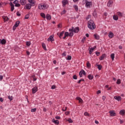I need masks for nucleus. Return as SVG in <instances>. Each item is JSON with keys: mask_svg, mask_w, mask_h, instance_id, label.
Returning <instances> with one entry per match:
<instances>
[{"mask_svg": "<svg viewBox=\"0 0 125 125\" xmlns=\"http://www.w3.org/2000/svg\"><path fill=\"white\" fill-rule=\"evenodd\" d=\"M2 18L5 21H8V20H9L8 17H7V16H3Z\"/></svg>", "mask_w": 125, "mask_h": 125, "instance_id": "c85d7f7f", "label": "nucleus"}, {"mask_svg": "<svg viewBox=\"0 0 125 125\" xmlns=\"http://www.w3.org/2000/svg\"><path fill=\"white\" fill-rule=\"evenodd\" d=\"M25 7L26 9H31V7H32V5L30 4H27L25 5Z\"/></svg>", "mask_w": 125, "mask_h": 125, "instance_id": "f3484780", "label": "nucleus"}, {"mask_svg": "<svg viewBox=\"0 0 125 125\" xmlns=\"http://www.w3.org/2000/svg\"><path fill=\"white\" fill-rule=\"evenodd\" d=\"M84 116H86L87 117H89V116H90L89 115V114H88V113H87V112H85L84 113Z\"/></svg>", "mask_w": 125, "mask_h": 125, "instance_id": "ea45409f", "label": "nucleus"}, {"mask_svg": "<svg viewBox=\"0 0 125 125\" xmlns=\"http://www.w3.org/2000/svg\"><path fill=\"white\" fill-rule=\"evenodd\" d=\"M88 78L89 80H92V79H93V76L92 75H89L88 76Z\"/></svg>", "mask_w": 125, "mask_h": 125, "instance_id": "2f4dec72", "label": "nucleus"}, {"mask_svg": "<svg viewBox=\"0 0 125 125\" xmlns=\"http://www.w3.org/2000/svg\"><path fill=\"white\" fill-rule=\"evenodd\" d=\"M73 78L74 80H77L78 79V77H77V75H74L73 76Z\"/></svg>", "mask_w": 125, "mask_h": 125, "instance_id": "09e8293b", "label": "nucleus"}, {"mask_svg": "<svg viewBox=\"0 0 125 125\" xmlns=\"http://www.w3.org/2000/svg\"><path fill=\"white\" fill-rule=\"evenodd\" d=\"M62 4L63 7H65L66 4H68V0H63L62 1Z\"/></svg>", "mask_w": 125, "mask_h": 125, "instance_id": "6e6552de", "label": "nucleus"}, {"mask_svg": "<svg viewBox=\"0 0 125 125\" xmlns=\"http://www.w3.org/2000/svg\"><path fill=\"white\" fill-rule=\"evenodd\" d=\"M48 42H54V39L53 38V36H50L49 38L47 39Z\"/></svg>", "mask_w": 125, "mask_h": 125, "instance_id": "9d476101", "label": "nucleus"}, {"mask_svg": "<svg viewBox=\"0 0 125 125\" xmlns=\"http://www.w3.org/2000/svg\"><path fill=\"white\" fill-rule=\"evenodd\" d=\"M66 11L65 10H63L61 13V15H63V14H65L66 13Z\"/></svg>", "mask_w": 125, "mask_h": 125, "instance_id": "58836bf2", "label": "nucleus"}, {"mask_svg": "<svg viewBox=\"0 0 125 125\" xmlns=\"http://www.w3.org/2000/svg\"><path fill=\"white\" fill-rule=\"evenodd\" d=\"M110 57L112 60V61H114V59H115V54L113 53L110 55Z\"/></svg>", "mask_w": 125, "mask_h": 125, "instance_id": "bb28decb", "label": "nucleus"}, {"mask_svg": "<svg viewBox=\"0 0 125 125\" xmlns=\"http://www.w3.org/2000/svg\"><path fill=\"white\" fill-rule=\"evenodd\" d=\"M29 17H30V16L29 15V14H27L25 16V19H29Z\"/></svg>", "mask_w": 125, "mask_h": 125, "instance_id": "8fccbe9b", "label": "nucleus"}, {"mask_svg": "<svg viewBox=\"0 0 125 125\" xmlns=\"http://www.w3.org/2000/svg\"><path fill=\"white\" fill-rule=\"evenodd\" d=\"M117 16H118L119 17H120V18H121L124 16V13H123L121 12H118L117 13Z\"/></svg>", "mask_w": 125, "mask_h": 125, "instance_id": "ddd939ff", "label": "nucleus"}, {"mask_svg": "<svg viewBox=\"0 0 125 125\" xmlns=\"http://www.w3.org/2000/svg\"><path fill=\"white\" fill-rule=\"evenodd\" d=\"M73 7L75 9V11H76V12L79 11V7H78V5H74Z\"/></svg>", "mask_w": 125, "mask_h": 125, "instance_id": "5701e85b", "label": "nucleus"}, {"mask_svg": "<svg viewBox=\"0 0 125 125\" xmlns=\"http://www.w3.org/2000/svg\"><path fill=\"white\" fill-rule=\"evenodd\" d=\"M63 35H64V31H62V32L60 33L59 35L60 38H61V37L63 36Z\"/></svg>", "mask_w": 125, "mask_h": 125, "instance_id": "4c0bfd02", "label": "nucleus"}, {"mask_svg": "<svg viewBox=\"0 0 125 125\" xmlns=\"http://www.w3.org/2000/svg\"><path fill=\"white\" fill-rule=\"evenodd\" d=\"M105 56H106L105 54H103L102 56L100 57V60H103V59L105 58Z\"/></svg>", "mask_w": 125, "mask_h": 125, "instance_id": "cd10ccee", "label": "nucleus"}, {"mask_svg": "<svg viewBox=\"0 0 125 125\" xmlns=\"http://www.w3.org/2000/svg\"><path fill=\"white\" fill-rule=\"evenodd\" d=\"M28 1L30 3V4L31 6H34L35 4H36V1L34 0H28Z\"/></svg>", "mask_w": 125, "mask_h": 125, "instance_id": "39448f33", "label": "nucleus"}, {"mask_svg": "<svg viewBox=\"0 0 125 125\" xmlns=\"http://www.w3.org/2000/svg\"><path fill=\"white\" fill-rule=\"evenodd\" d=\"M86 66L88 67V68H90L91 64L89 63V62H86Z\"/></svg>", "mask_w": 125, "mask_h": 125, "instance_id": "473e14b6", "label": "nucleus"}, {"mask_svg": "<svg viewBox=\"0 0 125 125\" xmlns=\"http://www.w3.org/2000/svg\"><path fill=\"white\" fill-rule=\"evenodd\" d=\"M17 15L18 16H21V14L20 13H19V12H17Z\"/></svg>", "mask_w": 125, "mask_h": 125, "instance_id": "0e129e2a", "label": "nucleus"}, {"mask_svg": "<svg viewBox=\"0 0 125 125\" xmlns=\"http://www.w3.org/2000/svg\"><path fill=\"white\" fill-rule=\"evenodd\" d=\"M26 45L27 46H30V45H31V42H26Z\"/></svg>", "mask_w": 125, "mask_h": 125, "instance_id": "79ce46f5", "label": "nucleus"}, {"mask_svg": "<svg viewBox=\"0 0 125 125\" xmlns=\"http://www.w3.org/2000/svg\"><path fill=\"white\" fill-rule=\"evenodd\" d=\"M36 111H37V108H32L31 110L32 112H36Z\"/></svg>", "mask_w": 125, "mask_h": 125, "instance_id": "37998d69", "label": "nucleus"}, {"mask_svg": "<svg viewBox=\"0 0 125 125\" xmlns=\"http://www.w3.org/2000/svg\"><path fill=\"white\" fill-rule=\"evenodd\" d=\"M98 67V69H99V70H101V69H102V65H100V64H98L97 65Z\"/></svg>", "mask_w": 125, "mask_h": 125, "instance_id": "e433bc0d", "label": "nucleus"}, {"mask_svg": "<svg viewBox=\"0 0 125 125\" xmlns=\"http://www.w3.org/2000/svg\"><path fill=\"white\" fill-rule=\"evenodd\" d=\"M107 15H108V13L106 12L104 13V16H107Z\"/></svg>", "mask_w": 125, "mask_h": 125, "instance_id": "69168bd1", "label": "nucleus"}, {"mask_svg": "<svg viewBox=\"0 0 125 125\" xmlns=\"http://www.w3.org/2000/svg\"><path fill=\"white\" fill-rule=\"evenodd\" d=\"M85 39H86V37H83V38L82 39V42H85Z\"/></svg>", "mask_w": 125, "mask_h": 125, "instance_id": "de8ad7c7", "label": "nucleus"}, {"mask_svg": "<svg viewBox=\"0 0 125 125\" xmlns=\"http://www.w3.org/2000/svg\"><path fill=\"white\" fill-rule=\"evenodd\" d=\"M15 6H16L17 7H20V4H19V3L15 4Z\"/></svg>", "mask_w": 125, "mask_h": 125, "instance_id": "3c124183", "label": "nucleus"}, {"mask_svg": "<svg viewBox=\"0 0 125 125\" xmlns=\"http://www.w3.org/2000/svg\"><path fill=\"white\" fill-rule=\"evenodd\" d=\"M94 37L95 39H96V40H99V35H98V34H94Z\"/></svg>", "mask_w": 125, "mask_h": 125, "instance_id": "a878e982", "label": "nucleus"}, {"mask_svg": "<svg viewBox=\"0 0 125 125\" xmlns=\"http://www.w3.org/2000/svg\"><path fill=\"white\" fill-rule=\"evenodd\" d=\"M65 115H69V114H70V112L69 111H66L65 113Z\"/></svg>", "mask_w": 125, "mask_h": 125, "instance_id": "338daca9", "label": "nucleus"}, {"mask_svg": "<svg viewBox=\"0 0 125 125\" xmlns=\"http://www.w3.org/2000/svg\"><path fill=\"white\" fill-rule=\"evenodd\" d=\"M69 32H73V33H79V31H80V29L79 27H75V28L74 27H72L71 28L69 29Z\"/></svg>", "mask_w": 125, "mask_h": 125, "instance_id": "20e7f679", "label": "nucleus"}, {"mask_svg": "<svg viewBox=\"0 0 125 125\" xmlns=\"http://www.w3.org/2000/svg\"><path fill=\"white\" fill-rule=\"evenodd\" d=\"M88 27L91 30H94V28H96V26L94 22H93V21L90 20L88 22Z\"/></svg>", "mask_w": 125, "mask_h": 125, "instance_id": "f257e3e1", "label": "nucleus"}, {"mask_svg": "<svg viewBox=\"0 0 125 125\" xmlns=\"http://www.w3.org/2000/svg\"><path fill=\"white\" fill-rule=\"evenodd\" d=\"M113 18L114 20H115L116 21L119 20V17H118V15H113Z\"/></svg>", "mask_w": 125, "mask_h": 125, "instance_id": "4be33fe9", "label": "nucleus"}, {"mask_svg": "<svg viewBox=\"0 0 125 125\" xmlns=\"http://www.w3.org/2000/svg\"><path fill=\"white\" fill-rule=\"evenodd\" d=\"M19 24H20V21H16L14 26L17 27H18V26H19Z\"/></svg>", "mask_w": 125, "mask_h": 125, "instance_id": "c756f323", "label": "nucleus"}, {"mask_svg": "<svg viewBox=\"0 0 125 125\" xmlns=\"http://www.w3.org/2000/svg\"><path fill=\"white\" fill-rule=\"evenodd\" d=\"M119 114L121 115V116H125V109H122L120 110Z\"/></svg>", "mask_w": 125, "mask_h": 125, "instance_id": "2eb2a0df", "label": "nucleus"}, {"mask_svg": "<svg viewBox=\"0 0 125 125\" xmlns=\"http://www.w3.org/2000/svg\"><path fill=\"white\" fill-rule=\"evenodd\" d=\"M20 3L21 5H25L26 4V0H21Z\"/></svg>", "mask_w": 125, "mask_h": 125, "instance_id": "a211bd4d", "label": "nucleus"}, {"mask_svg": "<svg viewBox=\"0 0 125 125\" xmlns=\"http://www.w3.org/2000/svg\"><path fill=\"white\" fill-rule=\"evenodd\" d=\"M14 3L15 4H16L18 3V0H15V1H14Z\"/></svg>", "mask_w": 125, "mask_h": 125, "instance_id": "052dcab7", "label": "nucleus"}, {"mask_svg": "<svg viewBox=\"0 0 125 125\" xmlns=\"http://www.w3.org/2000/svg\"><path fill=\"white\" fill-rule=\"evenodd\" d=\"M38 91V87L35 86L32 88V93L35 94Z\"/></svg>", "mask_w": 125, "mask_h": 125, "instance_id": "9b49d317", "label": "nucleus"}, {"mask_svg": "<svg viewBox=\"0 0 125 125\" xmlns=\"http://www.w3.org/2000/svg\"><path fill=\"white\" fill-rule=\"evenodd\" d=\"M112 4H113V0H110L107 3V6L111 7V6H112Z\"/></svg>", "mask_w": 125, "mask_h": 125, "instance_id": "dca6fc26", "label": "nucleus"}, {"mask_svg": "<svg viewBox=\"0 0 125 125\" xmlns=\"http://www.w3.org/2000/svg\"><path fill=\"white\" fill-rule=\"evenodd\" d=\"M2 79H3V76L2 75H0V81H2Z\"/></svg>", "mask_w": 125, "mask_h": 125, "instance_id": "6e6d98bb", "label": "nucleus"}, {"mask_svg": "<svg viewBox=\"0 0 125 125\" xmlns=\"http://www.w3.org/2000/svg\"><path fill=\"white\" fill-rule=\"evenodd\" d=\"M32 78H33V81L34 82H36V81H37V78H36V76H35V75H32Z\"/></svg>", "mask_w": 125, "mask_h": 125, "instance_id": "c9c22d12", "label": "nucleus"}, {"mask_svg": "<svg viewBox=\"0 0 125 125\" xmlns=\"http://www.w3.org/2000/svg\"><path fill=\"white\" fill-rule=\"evenodd\" d=\"M8 99H9V100H10V101H11V100H12V96H9L8 97Z\"/></svg>", "mask_w": 125, "mask_h": 125, "instance_id": "603ef678", "label": "nucleus"}, {"mask_svg": "<svg viewBox=\"0 0 125 125\" xmlns=\"http://www.w3.org/2000/svg\"><path fill=\"white\" fill-rule=\"evenodd\" d=\"M10 4L11 7V11H13V10H14V5L13 4V3H11V2L10 3Z\"/></svg>", "mask_w": 125, "mask_h": 125, "instance_id": "412c9836", "label": "nucleus"}, {"mask_svg": "<svg viewBox=\"0 0 125 125\" xmlns=\"http://www.w3.org/2000/svg\"><path fill=\"white\" fill-rule=\"evenodd\" d=\"M83 75H85V72L84 70H82L80 71L79 73V76L80 78H82V77H83Z\"/></svg>", "mask_w": 125, "mask_h": 125, "instance_id": "f8f14e48", "label": "nucleus"}, {"mask_svg": "<svg viewBox=\"0 0 125 125\" xmlns=\"http://www.w3.org/2000/svg\"><path fill=\"white\" fill-rule=\"evenodd\" d=\"M105 99H106V97L103 96L102 97V100H103V101H105Z\"/></svg>", "mask_w": 125, "mask_h": 125, "instance_id": "4d7b16f0", "label": "nucleus"}, {"mask_svg": "<svg viewBox=\"0 0 125 125\" xmlns=\"http://www.w3.org/2000/svg\"><path fill=\"white\" fill-rule=\"evenodd\" d=\"M72 59V56H68L67 58L66 59L67 60H71Z\"/></svg>", "mask_w": 125, "mask_h": 125, "instance_id": "a19ab883", "label": "nucleus"}, {"mask_svg": "<svg viewBox=\"0 0 125 125\" xmlns=\"http://www.w3.org/2000/svg\"><path fill=\"white\" fill-rule=\"evenodd\" d=\"M117 84H120L121 83V80L120 79H118L117 80Z\"/></svg>", "mask_w": 125, "mask_h": 125, "instance_id": "49530a36", "label": "nucleus"}, {"mask_svg": "<svg viewBox=\"0 0 125 125\" xmlns=\"http://www.w3.org/2000/svg\"><path fill=\"white\" fill-rule=\"evenodd\" d=\"M95 48H96V46H95L93 48H91L89 49V54H90V55L92 54V52L93 51V50H94V49H95Z\"/></svg>", "mask_w": 125, "mask_h": 125, "instance_id": "1a4fd4ad", "label": "nucleus"}, {"mask_svg": "<svg viewBox=\"0 0 125 125\" xmlns=\"http://www.w3.org/2000/svg\"><path fill=\"white\" fill-rule=\"evenodd\" d=\"M108 37L110 39H112L114 37V33H113L112 32H110L108 34Z\"/></svg>", "mask_w": 125, "mask_h": 125, "instance_id": "6ab92c4d", "label": "nucleus"}, {"mask_svg": "<svg viewBox=\"0 0 125 125\" xmlns=\"http://www.w3.org/2000/svg\"><path fill=\"white\" fill-rule=\"evenodd\" d=\"M66 52H63V53H62V55L64 57L66 56Z\"/></svg>", "mask_w": 125, "mask_h": 125, "instance_id": "bf43d9fd", "label": "nucleus"}, {"mask_svg": "<svg viewBox=\"0 0 125 125\" xmlns=\"http://www.w3.org/2000/svg\"><path fill=\"white\" fill-rule=\"evenodd\" d=\"M67 121H68V122H69V123H73V120H72V119H71V118L68 119V120Z\"/></svg>", "mask_w": 125, "mask_h": 125, "instance_id": "864d4df0", "label": "nucleus"}, {"mask_svg": "<svg viewBox=\"0 0 125 125\" xmlns=\"http://www.w3.org/2000/svg\"><path fill=\"white\" fill-rule=\"evenodd\" d=\"M0 101L1 102H3V99L2 98H0Z\"/></svg>", "mask_w": 125, "mask_h": 125, "instance_id": "774afa93", "label": "nucleus"}, {"mask_svg": "<svg viewBox=\"0 0 125 125\" xmlns=\"http://www.w3.org/2000/svg\"><path fill=\"white\" fill-rule=\"evenodd\" d=\"M55 119H56L57 120H60V117L56 116Z\"/></svg>", "mask_w": 125, "mask_h": 125, "instance_id": "680f3d73", "label": "nucleus"}, {"mask_svg": "<svg viewBox=\"0 0 125 125\" xmlns=\"http://www.w3.org/2000/svg\"><path fill=\"white\" fill-rule=\"evenodd\" d=\"M55 88H56L55 85H53L51 87L52 89H55Z\"/></svg>", "mask_w": 125, "mask_h": 125, "instance_id": "e2e57ef3", "label": "nucleus"}, {"mask_svg": "<svg viewBox=\"0 0 125 125\" xmlns=\"http://www.w3.org/2000/svg\"><path fill=\"white\" fill-rule=\"evenodd\" d=\"M5 43H6V41L5 40V39L1 40V44H5Z\"/></svg>", "mask_w": 125, "mask_h": 125, "instance_id": "393cba45", "label": "nucleus"}, {"mask_svg": "<svg viewBox=\"0 0 125 125\" xmlns=\"http://www.w3.org/2000/svg\"><path fill=\"white\" fill-rule=\"evenodd\" d=\"M77 100H78L79 102V103H80L81 104H83V99H82V98H81V97H77L76 98Z\"/></svg>", "mask_w": 125, "mask_h": 125, "instance_id": "4468645a", "label": "nucleus"}, {"mask_svg": "<svg viewBox=\"0 0 125 125\" xmlns=\"http://www.w3.org/2000/svg\"><path fill=\"white\" fill-rule=\"evenodd\" d=\"M62 110V111L65 112V111H66L67 110V107H65L64 108L63 107Z\"/></svg>", "mask_w": 125, "mask_h": 125, "instance_id": "13d9d810", "label": "nucleus"}, {"mask_svg": "<svg viewBox=\"0 0 125 125\" xmlns=\"http://www.w3.org/2000/svg\"><path fill=\"white\" fill-rule=\"evenodd\" d=\"M74 32H71L69 33V34H68V36H69V37H70L71 38H72V37H73V36H74Z\"/></svg>", "mask_w": 125, "mask_h": 125, "instance_id": "f704fd0d", "label": "nucleus"}, {"mask_svg": "<svg viewBox=\"0 0 125 125\" xmlns=\"http://www.w3.org/2000/svg\"><path fill=\"white\" fill-rule=\"evenodd\" d=\"M109 113L112 117H115V116H116V112H115V110H110Z\"/></svg>", "mask_w": 125, "mask_h": 125, "instance_id": "423d86ee", "label": "nucleus"}, {"mask_svg": "<svg viewBox=\"0 0 125 125\" xmlns=\"http://www.w3.org/2000/svg\"><path fill=\"white\" fill-rule=\"evenodd\" d=\"M42 46L44 50H46V47L45 46V44H44V43H42Z\"/></svg>", "mask_w": 125, "mask_h": 125, "instance_id": "72a5a7b5", "label": "nucleus"}, {"mask_svg": "<svg viewBox=\"0 0 125 125\" xmlns=\"http://www.w3.org/2000/svg\"><path fill=\"white\" fill-rule=\"evenodd\" d=\"M83 2L85 3V6L87 7V8H90L91 6H92V2L88 1L87 0H83Z\"/></svg>", "mask_w": 125, "mask_h": 125, "instance_id": "7ed1b4c3", "label": "nucleus"}, {"mask_svg": "<svg viewBox=\"0 0 125 125\" xmlns=\"http://www.w3.org/2000/svg\"><path fill=\"white\" fill-rule=\"evenodd\" d=\"M62 27V24L61 23H60L58 25V28H61Z\"/></svg>", "mask_w": 125, "mask_h": 125, "instance_id": "5fc2aeb1", "label": "nucleus"}, {"mask_svg": "<svg viewBox=\"0 0 125 125\" xmlns=\"http://www.w3.org/2000/svg\"><path fill=\"white\" fill-rule=\"evenodd\" d=\"M64 36L65 37H68L69 36V33L68 32H66L64 33Z\"/></svg>", "mask_w": 125, "mask_h": 125, "instance_id": "a18cd8bd", "label": "nucleus"}, {"mask_svg": "<svg viewBox=\"0 0 125 125\" xmlns=\"http://www.w3.org/2000/svg\"><path fill=\"white\" fill-rule=\"evenodd\" d=\"M52 122L53 123H54L55 125H59V121L58 120H55V119H53L52 120Z\"/></svg>", "mask_w": 125, "mask_h": 125, "instance_id": "aec40b11", "label": "nucleus"}, {"mask_svg": "<svg viewBox=\"0 0 125 125\" xmlns=\"http://www.w3.org/2000/svg\"><path fill=\"white\" fill-rule=\"evenodd\" d=\"M41 16L44 19H45V14L43 13H41Z\"/></svg>", "mask_w": 125, "mask_h": 125, "instance_id": "7c9ffc66", "label": "nucleus"}, {"mask_svg": "<svg viewBox=\"0 0 125 125\" xmlns=\"http://www.w3.org/2000/svg\"><path fill=\"white\" fill-rule=\"evenodd\" d=\"M46 18L47 20H50V19H51V16L49 14H47L46 16Z\"/></svg>", "mask_w": 125, "mask_h": 125, "instance_id": "b1692460", "label": "nucleus"}, {"mask_svg": "<svg viewBox=\"0 0 125 125\" xmlns=\"http://www.w3.org/2000/svg\"><path fill=\"white\" fill-rule=\"evenodd\" d=\"M114 99L117 101H122V97L120 96H115L114 97Z\"/></svg>", "mask_w": 125, "mask_h": 125, "instance_id": "0eeeda50", "label": "nucleus"}, {"mask_svg": "<svg viewBox=\"0 0 125 125\" xmlns=\"http://www.w3.org/2000/svg\"><path fill=\"white\" fill-rule=\"evenodd\" d=\"M82 82H84V80H83V79H81V80H79V81L78 82V83H82Z\"/></svg>", "mask_w": 125, "mask_h": 125, "instance_id": "c03bdc74", "label": "nucleus"}, {"mask_svg": "<svg viewBox=\"0 0 125 125\" xmlns=\"http://www.w3.org/2000/svg\"><path fill=\"white\" fill-rule=\"evenodd\" d=\"M38 8L40 10L47 9L48 8V5L45 3H41L38 5Z\"/></svg>", "mask_w": 125, "mask_h": 125, "instance_id": "f03ea898", "label": "nucleus"}]
</instances>
